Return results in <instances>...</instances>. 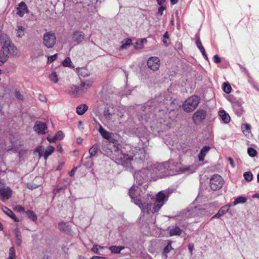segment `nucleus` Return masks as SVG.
Listing matches in <instances>:
<instances>
[{
    "label": "nucleus",
    "instance_id": "f257e3e1",
    "mask_svg": "<svg viewBox=\"0 0 259 259\" xmlns=\"http://www.w3.org/2000/svg\"><path fill=\"white\" fill-rule=\"evenodd\" d=\"M2 47L0 50V66L3 65L9 57H18L20 52L6 34H2Z\"/></svg>",
    "mask_w": 259,
    "mask_h": 259
},
{
    "label": "nucleus",
    "instance_id": "f03ea898",
    "mask_svg": "<svg viewBox=\"0 0 259 259\" xmlns=\"http://www.w3.org/2000/svg\"><path fill=\"white\" fill-rule=\"evenodd\" d=\"M141 198L140 189L138 187L136 189L134 185L131 187V199L136 205L140 208L142 212H147L148 214L154 213L160 210L157 209V204L155 203L154 204L152 203L146 204L142 202Z\"/></svg>",
    "mask_w": 259,
    "mask_h": 259
},
{
    "label": "nucleus",
    "instance_id": "7ed1b4c3",
    "mask_svg": "<svg viewBox=\"0 0 259 259\" xmlns=\"http://www.w3.org/2000/svg\"><path fill=\"white\" fill-rule=\"evenodd\" d=\"M155 175L160 178L168 176H172L178 174L177 166L178 163L172 160L168 161L163 164L155 165Z\"/></svg>",
    "mask_w": 259,
    "mask_h": 259
},
{
    "label": "nucleus",
    "instance_id": "20e7f679",
    "mask_svg": "<svg viewBox=\"0 0 259 259\" xmlns=\"http://www.w3.org/2000/svg\"><path fill=\"white\" fill-rule=\"evenodd\" d=\"M155 165L151 166L149 168H143L139 171H136L134 174V179L138 185H142L144 181L152 179L153 174L155 175Z\"/></svg>",
    "mask_w": 259,
    "mask_h": 259
},
{
    "label": "nucleus",
    "instance_id": "39448f33",
    "mask_svg": "<svg viewBox=\"0 0 259 259\" xmlns=\"http://www.w3.org/2000/svg\"><path fill=\"white\" fill-rule=\"evenodd\" d=\"M199 102L200 98L198 96H192L185 101L183 109L186 112H190L196 108Z\"/></svg>",
    "mask_w": 259,
    "mask_h": 259
},
{
    "label": "nucleus",
    "instance_id": "423d86ee",
    "mask_svg": "<svg viewBox=\"0 0 259 259\" xmlns=\"http://www.w3.org/2000/svg\"><path fill=\"white\" fill-rule=\"evenodd\" d=\"M224 184V181L220 175L218 174L213 175L209 181L210 187L213 191H217L223 187Z\"/></svg>",
    "mask_w": 259,
    "mask_h": 259
},
{
    "label": "nucleus",
    "instance_id": "0eeeda50",
    "mask_svg": "<svg viewBox=\"0 0 259 259\" xmlns=\"http://www.w3.org/2000/svg\"><path fill=\"white\" fill-rule=\"evenodd\" d=\"M56 43V37L54 33L47 32L43 35V45L48 49L53 48Z\"/></svg>",
    "mask_w": 259,
    "mask_h": 259
},
{
    "label": "nucleus",
    "instance_id": "6e6552de",
    "mask_svg": "<svg viewBox=\"0 0 259 259\" xmlns=\"http://www.w3.org/2000/svg\"><path fill=\"white\" fill-rule=\"evenodd\" d=\"M168 197V192L166 190L161 191L156 195L155 203L157 204V209H160L165 202L167 201Z\"/></svg>",
    "mask_w": 259,
    "mask_h": 259
},
{
    "label": "nucleus",
    "instance_id": "1a4fd4ad",
    "mask_svg": "<svg viewBox=\"0 0 259 259\" xmlns=\"http://www.w3.org/2000/svg\"><path fill=\"white\" fill-rule=\"evenodd\" d=\"M116 119V116L113 113L109 112L108 109H105L103 111V120L104 124L108 126L111 125Z\"/></svg>",
    "mask_w": 259,
    "mask_h": 259
},
{
    "label": "nucleus",
    "instance_id": "9d476101",
    "mask_svg": "<svg viewBox=\"0 0 259 259\" xmlns=\"http://www.w3.org/2000/svg\"><path fill=\"white\" fill-rule=\"evenodd\" d=\"M206 116V111L205 110H198L193 115L192 119L195 124H199L204 120Z\"/></svg>",
    "mask_w": 259,
    "mask_h": 259
},
{
    "label": "nucleus",
    "instance_id": "9b49d317",
    "mask_svg": "<svg viewBox=\"0 0 259 259\" xmlns=\"http://www.w3.org/2000/svg\"><path fill=\"white\" fill-rule=\"evenodd\" d=\"M134 157H135L136 160H138L140 162H143L145 160H147L149 156L146 153V151L144 148H139V151L136 152L134 154ZM133 156H131V161L133 160Z\"/></svg>",
    "mask_w": 259,
    "mask_h": 259
},
{
    "label": "nucleus",
    "instance_id": "f8f14e48",
    "mask_svg": "<svg viewBox=\"0 0 259 259\" xmlns=\"http://www.w3.org/2000/svg\"><path fill=\"white\" fill-rule=\"evenodd\" d=\"M147 66L153 71L157 70L160 67V60L156 57H151L147 60Z\"/></svg>",
    "mask_w": 259,
    "mask_h": 259
},
{
    "label": "nucleus",
    "instance_id": "ddd939ff",
    "mask_svg": "<svg viewBox=\"0 0 259 259\" xmlns=\"http://www.w3.org/2000/svg\"><path fill=\"white\" fill-rule=\"evenodd\" d=\"M12 190L9 187L0 188V199L3 201L9 199L12 195Z\"/></svg>",
    "mask_w": 259,
    "mask_h": 259
},
{
    "label": "nucleus",
    "instance_id": "4468645a",
    "mask_svg": "<svg viewBox=\"0 0 259 259\" xmlns=\"http://www.w3.org/2000/svg\"><path fill=\"white\" fill-rule=\"evenodd\" d=\"M33 129L38 134H44L47 130V126L45 123L37 121L33 126Z\"/></svg>",
    "mask_w": 259,
    "mask_h": 259
},
{
    "label": "nucleus",
    "instance_id": "2eb2a0df",
    "mask_svg": "<svg viewBox=\"0 0 259 259\" xmlns=\"http://www.w3.org/2000/svg\"><path fill=\"white\" fill-rule=\"evenodd\" d=\"M151 108V106L149 105L142 107V111L144 113H141V116L142 119L145 120L146 122L148 121V119L150 118L152 115Z\"/></svg>",
    "mask_w": 259,
    "mask_h": 259
},
{
    "label": "nucleus",
    "instance_id": "dca6fc26",
    "mask_svg": "<svg viewBox=\"0 0 259 259\" xmlns=\"http://www.w3.org/2000/svg\"><path fill=\"white\" fill-rule=\"evenodd\" d=\"M28 12L27 7L24 2H22L18 4L17 7V14L21 17H23L25 14Z\"/></svg>",
    "mask_w": 259,
    "mask_h": 259
},
{
    "label": "nucleus",
    "instance_id": "f3484780",
    "mask_svg": "<svg viewBox=\"0 0 259 259\" xmlns=\"http://www.w3.org/2000/svg\"><path fill=\"white\" fill-rule=\"evenodd\" d=\"M68 93L72 97H77L83 93V92L81 91L80 88L72 85L70 87Z\"/></svg>",
    "mask_w": 259,
    "mask_h": 259
},
{
    "label": "nucleus",
    "instance_id": "a211bd4d",
    "mask_svg": "<svg viewBox=\"0 0 259 259\" xmlns=\"http://www.w3.org/2000/svg\"><path fill=\"white\" fill-rule=\"evenodd\" d=\"M99 132L101 136L104 138L108 140L110 142H113V139L111 137V134L104 130L102 126L99 124Z\"/></svg>",
    "mask_w": 259,
    "mask_h": 259
},
{
    "label": "nucleus",
    "instance_id": "6ab92c4d",
    "mask_svg": "<svg viewBox=\"0 0 259 259\" xmlns=\"http://www.w3.org/2000/svg\"><path fill=\"white\" fill-rule=\"evenodd\" d=\"M196 44L197 47H198V48L199 49V50H200L201 53H202L204 58L206 60H208V57H207V54L205 51V49H204V47H203V46L201 42L199 33H197L196 34Z\"/></svg>",
    "mask_w": 259,
    "mask_h": 259
},
{
    "label": "nucleus",
    "instance_id": "aec40b11",
    "mask_svg": "<svg viewBox=\"0 0 259 259\" xmlns=\"http://www.w3.org/2000/svg\"><path fill=\"white\" fill-rule=\"evenodd\" d=\"M230 206L231 205L230 204H228L227 205L223 206L219 209L218 212L212 217V218H219L223 214H225L226 212L228 211Z\"/></svg>",
    "mask_w": 259,
    "mask_h": 259
},
{
    "label": "nucleus",
    "instance_id": "412c9836",
    "mask_svg": "<svg viewBox=\"0 0 259 259\" xmlns=\"http://www.w3.org/2000/svg\"><path fill=\"white\" fill-rule=\"evenodd\" d=\"M168 229L170 236H180L182 233L181 229L177 226L169 227Z\"/></svg>",
    "mask_w": 259,
    "mask_h": 259
},
{
    "label": "nucleus",
    "instance_id": "4be33fe9",
    "mask_svg": "<svg viewBox=\"0 0 259 259\" xmlns=\"http://www.w3.org/2000/svg\"><path fill=\"white\" fill-rule=\"evenodd\" d=\"M219 116L225 123H228L230 121V117L225 110H220L219 112Z\"/></svg>",
    "mask_w": 259,
    "mask_h": 259
},
{
    "label": "nucleus",
    "instance_id": "5701e85b",
    "mask_svg": "<svg viewBox=\"0 0 259 259\" xmlns=\"http://www.w3.org/2000/svg\"><path fill=\"white\" fill-rule=\"evenodd\" d=\"M210 149V147L209 146H205L201 149L200 152L198 154V159L200 161H203L204 160L206 153Z\"/></svg>",
    "mask_w": 259,
    "mask_h": 259
},
{
    "label": "nucleus",
    "instance_id": "b1692460",
    "mask_svg": "<svg viewBox=\"0 0 259 259\" xmlns=\"http://www.w3.org/2000/svg\"><path fill=\"white\" fill-rule=\"evenodd\" d=\"M2 210L5 213H6L11 218L13 219L15 222H18L19 221V219L16 217L14 212L8 207L3 206Z\"/></svg>",
    "mask_w": 259,
    "mask_h": 259
},
{
    "label": "nucleus",
    "instance_id": "393cba45",
    "mask_svg": "<svg viewBox=\"0 0 259 259\" xmlns=\"http://www.w3.org/2000/svg\"><path fill=\"white\" fill-rule=\"evenodd\" d=\"M93 83V80H88L85 82H82L80 83V88L81 89V91L83 92V93L91 88Z\"/></svg>",
    "mask_w": 259,
    "mask_h": 259
},
{
    "label": "nucleus",
    "instance_id": "a878e982",
    "mask_svg": "<svg viewBox=\"0 0 259 259\" xmlns=\"http://www.w3.org/2000/svg\"><path fill=\"white\" fill-rule=\"evenodd\" d=\"M233 108L235 113L240 116L242 113V108L239 102H235L233 104Z\"/></svg>",
    "mask_w": 259,
    "mask_h": 259
},
{
    "label": "nucleus",
    "instance_id": "bb28decb",
    "mask_svg": "<svg viewBox=\"0 0 259 259\" xmlns=\"http://www.w3.org/2000/svg\"><path fill=\"white\" fill-rule=\"evenodd\" d=\"M54 151L55 148L52 145H49L46 149L43 154V157H44L45 159L47 160L48 157L51 155Z\"/></svg>",
    "mask_w": 259,
    "mask_h": 259
},
{
    "label": "nucleus",
    "instance_id": "cd10ccee",
    "mask_svg": "<svg viewBox=\"0 0 259 259\" xmlns=\"http://www.w3.org/2000/svg\"><path fill=\"white\" fill-rule=\"evenodd\" d=\"M88 109V106L85 104H81L77 107L76 113L79 115L83 114Z\"/></svg>",
    "mask_w": 259,
    "mask_h": 259
},
{
    "label": "nucleus",
    "instance_id": "c85d7f7f",
    "mask_svg": "<svg viewBox=\"0 0 259 259\" xmlns=\"http://www.w3.org/2000/svg\"><path fill=\"white\" fill-rule=\"evenodd\" d=\"M73 39L75 41L79 43L84 39V35L82 32H76L73 34Z\"/></svg>",
    "mask_w": 259,
    "mask_h": 259
},
{
    "label": "nucleus",
    "instance_id": "c756f323",
    "mask_svg": "<svg viewBox=\"0 0 259 259\" xmlns=\"http://www.w3.org/2000/svg\"><path fill=\"white\" fill-rule=\"evenodd\" d=\"M77 72L79 75L83 77L88 76L90 74L89 70L85 67L78 68Z\"/></svg>",
    "mask_w": 259,
    "mask_h": 259
},
{
    "label": "nucleus",
    "instance_id": "7c9ffc66",
    "mask_svg": "<svg viewBox=\"0 0 259 259\" xmlns=\"http://www.w3.org/2000/svg\"><path fill=\"white\" fill-rule=\"evenodd\" d=\"M124 247L123 246H112L109 247V249L113 253H119L121 250L123 249Z\"/></svg>",
    "mask_w": 259,
    "mask_h": 259
},
{
    "label": "nucleus",
    "instance_id": "2f4dec72",
    "mask_svg": "<svg viewBox=\"0 0 259 259\" xmlns=\"http://www.w3.org/2000/svg\"><path fill=\"white\" fill-rule=\"evenodd\" d=\"M14 232L15 234V236L16 238V242L17 244L20 246L21 244V235L20 234V232L19 231V230L18 228H16L14 230Z\"/></svg>",
    "mask_w": 259,
    "mask_h": 259
},
{
    "label": "nucleus",
    "instance_id": "473e14b6",
    "mask_svg": "<svg viewBox=\"0 0 259 259\" xmlns=\"http://www.w3.org/2000/svg\"><path fill=\"white\" fill-rule=\"evenodd\" d=\"M246 198L245 197L240 196L235 199L234 201L233 202V205H236L238 204L244 203L246 202Z\"/></svg>",
    "mask_w": 259,
    "mask_h": 259
},
{
    "label": "nucleus",
    "instance_id": "72a5a7b5",
    "mask_svg": "<svg viewBox=\"0 0 259 259\" xmlns=\"http://www.w3.org/2000/svg\"><path fill=\"white\" fill-rule=\"evenodd\" d=\"M17 36L18 37H22L25 34V28L22 26H18L16 29Z\"/></svg>",
    "mask_w": 259,
    "mask_h": 259
},
{
    "label": "nucleus",
    "instance_id": "f704fd0d",
    "mask_svg": "<svg viewBox=\"0 0 259 259\" xmlns=\"http://www.w3.org/2000/svg\"><path fill=\"white\" fill-rule=\"evenodd\" d=\"M62 65L64 67H69L73 68L74 66L72 65V62L70 58H66L62 62Z\"/></svg>",
    "mask_w": 259,
    "mask_h": 259
},
{
    "label": "nucleus",
    "instance_id": "c9c22d12",
    "mask_svg": "<svg viewBox=\"0 0 259 259\" xmlns=\"http://www.w3.org/2000/svg\"><path fill=\"white\" fill-rule=\"evenodd\" d=\"M16 257L15 250L14 247H11L9 249V256L6 259H15Z\"/></svg>",
    "mask_w": 259,
    "mask_h": 259
},
{
    "label": "nucleus",
    "instance_id": "e433bc0d",
    "mask_svg": "<svg viewBox=\"0 0 259 259\" xmlns=\"http://www.w3.org/2000/svg\"><path fill=\"white\" fill-rule=\"evenodd\" d=\"M223 89L224 92L229 94L232 90V88L230 84L228 82H224L223 85Z\"/></svg>",
    "mask_w": 259,
    "mask_h": 259
},
{
    "label": "nucleus",
    "instance_id": "4c0bfd02",
    "mask_svg": "<svg viewBox=\"0 0 259 259\" xmlns=\"http://www.w3.org/2000/svg\"><path fill=\"white\" fill-rule=\"evenodd\" d=\"M44 148L43 146L40 145L35 149L34 152L37 153L38 154L39 157H40L41 156H43V154L44 153Z\"/></svg>",
    "mask_w": 259,
    "mask_h": 259
},
{
    "label": "nucleus",
    "instance_id": "58836bf2",
    "mask_svg": "<svg viewBox=\"0 0 259 259\" xmlns=\"http://www.w3.org/2000/svg\"><path fill=\"white\" fill-rule=\"evenodd\" d=\"M49 78L52 81L55 83H57L58 81V75L55 72H53L49 75Z\"/></svg>",
    "mask_w": 259,
    "mask_h": 259
},
{
    "label": "nucleus",
    "instance_id": "ea45409f",
    "mask_svg": "<svg viewBox=\"0 0 259 259\" xmlns=\"http://www.w3.org/2000/svg\"><path fill=\"white\" fill-rule=\"evenodd\" d=\"M26 213L29 219H31L33 221H36L37 220V216L32 211L28 210Z\"/></svg>",
    "mask_w": 259,
    "mask_h": 259
},
{
    "label": "nucleus",
    "instance_id": "a19ab883",
    "mask_svg": "<svg viewBox=\"0 0 259 259\" xmlns=\"http://www.w3.org/2000/svg\"><path fill=\"white\" fill-rule=\"evenodd\" d=\"M243 177L245 180L247 182H250L252 180L253 176L251 172L247 171L243 174Z\"/></svg>",
    "mask_w": 259,
    "mask_h": 259
},
{
    "label": "nucleus",
    "instance_id": "79ce46f5",
    "mask_svg": "<svg viewBox=\"0 0 259 259\" xmlns=\"http://www.w3.org/2000/svg\"><path fill=\"white\" fill-rule=\"evenodd\" d=\"M247 153L248 155L251 157H254L257 155V151L252 147H249L248 148Z\"/></svg>",
    "mask_w": 259,
    "mask_h": 259
},
{
    "label": "nucleus",
    "instance_id": "37998d69",
    "mask_svg": "<svg viewBox=\"0 0 259 259\" xmlns=\"http://www.w3.org/2000/svg\"><path fill=\"white\" fill-rule=\"evenodd\" d=\"M172 249V247L171 246V243L169 242L167 245L164 247L163 250V254H164L166 257L167 256V254L170 251V250Z\"/></svg>",
    "mask_w": 259,
    "mask_h": 259
},
{
    "label": "nucleus",
    "instance_id": "c03bdc74",
    "mask_svg": "<svg viewBox=\"0 0 259 259\" xmlns=\"http://www.w3.org/2000/svg\"><path fill=\"white\" fill-rule=\"evenodd\" d=\"M54 137H55V139H56V141L57 140H61L64 138V134L62 131H59L56 133V134L55 135V136Z\"/></svg>",
    "mask_w": 259,
    "mask_h": 259
},
{
    "label": "nucleus",
    "instance_id": "a18cd8bd",
    "mask_svg": "<svg viewBox=\"0 0 259 259\" xmlns=\"http://www.w3.org/2000/svg\"><path fill=\"white\" fill-rule=\"evenodd\" d=\"M98 148L97 146H94L89 150V153L91 156H94L97 152Z\"/></svg>",
    "mask_w": 259,
    "mask_h": 259
},
{
    "label": "nucleus",
    "instance_id": "49530a36",
    "mask_svg": "<svg viewBox=\"0 0 259 259\" xmlns=\"http://www.w3.org/2000/svg\"><path fill=\"white\" fill-rule=\"evenodd\" d=\"M190 169V166H185L181 167L178 169V173H183L186 171H188Z\"/></svg>",
    "mask_w": 259,
    "mask_h": 259
},
{
    "label": "nucleus",
    "instance_id": "de8ad7c7",
    "mask_svg": "<svg viewBox=\"0 0 259 259\" xmlns=\"http://www.w3.org/2000/svg\"><path fill=\"white\" fill-rule=\"evenodd\" d=\"M57 58V54L54 55L49 56L48 57V63H52Z\"/></svg>",
    "mask_w": 259,
    "mask_h": 259
},
{
    "label": "nucleus",
    "instance_id": "09e8293b",
    "mask_svg": "<svg viewBox=\"0 0 259 259\" xmlns=\"http://www.w3.org/2000/svg\"><path fill=\"white\" fill-rule=\"evenodd\" d=\"M143 44H142L141 45L140 44V40H137L136 41V42L135 44L134 45V48L136 49V50H137V49H140L141 48H143Z\"/></svg>",
    "mask_w": 259,
    "mask_h": 259
},
{
    "label": "nucleus",
    "instance_id": "8fccbe9b",
    "mask_svg": "<svg viewBox=\"0 0 259 259\" xmlns=\"http://www.w3.org/2000/svg\"><path fill=\"white\" fill-rule=\"evenodd\" d=\"M59 227L60 230H65L67 227V225L66 223L61 222L59 224Z\"/></svg>",
    "mask_w": 259,
    "mask_h": 259
},
{
    "label": "nucleus",
    "instance_id": "3c124183",
    "mask_svg": "<svg viewBox=\"0 0 259 259\" xmlns=\"http://www.w3.org/2000/svg\"><path fill=\"white\" fill-rule=\"evenodd\" d=\"M14 210L18 212H24V208L21 205H17L14 207Z\"/></svg>",
    "mask_w": 259,
    "mask_h": 259
},
{
    "label": "nucleus",
    "instance_id": "603ef678",
    "mask_svg": "<svg viewBox=\"0 0 259 259\" xmlns=\"http://www.w3.org/2000/svg\"><path fill=\"white\" fill-rule=\"evenodd\" d=\"M166 9V7L161 5L160 6V7L159 8L158 10V14L160 15H162L163 13V11L165 10Z\"/></svg>",
    "mask_w": 259,
    "mask_h": 259
},
{
    "label": "nucleus",
    "instance_id": "864d4df0",
    "mask_svg": "<svg viewBox=\"0 0 259 259\" xmlns=\"http://www.w3.org/2000/svg\"><path fill=\"white\" fill-rule=\"evenodd\" d=\"M213 61L215 63H220L221 61L220 57L218 55H215L213 56Z\"/></svg>",
    "mask_w": 259,
    "mask_h": 259
},
{
    "label": "nucleus",
    "instance_id": "5fc2aeb1",
    "mask_svg": "<svg viewBox=\"0 0 259 259\" xmlns=\"http://www.w3.org/2000/svg\"><path fill=\"white\" fill-rule=\"evenodd\" d=\"M169 38V36L167 32L164 33L163 36L162 41L164 44H167V39Z\"/></svg>",
    "mask_w": 259,
    "mask_h": 259
},
{
    "label": "nucleus",
    "instance_id": "6e6d98bb",
    "mask_svg": "<svg viewBox=\"0 0 259 259\" xmlns=\"http://www.w3.org/2000/svg\"><path fill=\"white\" fill-rule=\"evenodd\" d=\"M92 250L96 253H99V245H94L92 248Z\"/></svg>",
    "mask_w": 259,
    "mask_h": 259
},
{
    "label": "nucleus",
    "instance_id": "4d7b16f0",
    "mask_svg": "<svg viewBox=\"0 0 259 259\" xmlns=\"http://www.w3.org/2000/svg\"><path fill=\"white\" fill-rule=\"evenodd\" d=\"M15 96L19 100H22L23 99L22 95L18 91H16L15 92Z\"/></svg>",
    "mask_w": 259,
    "mask_h": 259
},
{
    "label": "nucleus",
    "instance_id": "13d9d810",
    "mask_svg": "<svg viewBox=\"0 0 259 259\" xmlns=\"http://www.w3.org/2000/svg\"><path fill=\"white\" fill-rule=\"evenodd\" d=\"M47 140L50 142V143H53V142H55L56 140V139H55V137H52L51 136H50V135H49L48 137H47Z\"/></svg>",
    "mask_w": 259,
    "mask_h": 259
},
{
    "label": "nucleus",
    "instance_id": "bf43d9fd",
    "mask_svg": "<svg viewBox=\"0 0 259 259\" xmlns=\"http://www.w3.org/2000/svg\"><path fill=\"white\" fill-rule=\"evenodd\" d=\"M64 164H65V163L64 162L59 163V164L58 165L57 167H56V170H61L62 168V167L64 166Z\"/></svg>",
    "mask_w": 259,
    "mask_h": 259
},
{
    "label": "nucleus",
    "instance_id": "052dcab7",
    "mask_svg": "<svg viewBox=\"0 0 259 259\" xmlns=\"http://www.w3.org/2000/svg\"><path fill=\"white\" fill-rule=\"evenodd\" d=\"M194 249V244L193 243H190L188 245V249L191 253V254H192V251Z\"/></svg>",
    "mask_w": 259,
    "mask_h": 259
},
{
    "label": "nucleus",
    "instance_id": "680f3d73",
    "mask_svg": "<svg viewBox=\"0 0 259 259\" xmlns=\"http://www.w3.org/2000/svg\"><path fill=\"white\" fill-rule=\"evenodd\" d=\"M57 151L59 152L60 153H62L63 152V149L61 145H58L57 146Z\"/></svg>",
    "mask_w": 259,
    "mask_h": 259
},
{
    "label": "nucleus",
    "instance_id": "e2e57ef3",
    "mask_svg": "<svg viewBox=\"0 0 259 259\" xmlns=\"http://www.w3.org/2000/svg\"><path fill=\"white\" fill-rule=\"evenodd\" d=\"M228 160H229V161L230 162V164L231 165V166L232 167H235V164L234 163L233 159L231 157H229L228 158Z\"/></svg>",
    "mask_w": 259,
    "mask_h": 259
},
{
    "label": "nucleus",
    "instance_id": "0e129e2a",
    "mask_svg": "<svg viewBox=\"0 0 259 259\" xmlns=\"http://www.w3.org/2000/svg\"><path fill=\"white\" fill-rule=\"evenodd\" d=\"M120 159L121 161H125V160H127L129 159V157L128 155H123V158L121 157Z\"/></svg>",
    "mask_w": 259,
    "mask_h": 259
},
{
    "label": "nucleus",
    "instance_id": "69168bd1",
    "mask_svg": "<svg viewBox=\"0 0 259 259\" xmlns=\"http://www.w3.org/2000/svg\"><path fill=\"white\" fill-rule=\"evenodd\" d=\"M245 128L246 130H250V126L249 124H244L242 126V128Z\"/></svg>",
    "mask_w": 259,
    "mask_h": 259
},
{
    "label": "nucleus",
    "instance_id": "338daca9",
    "mask_svg": "<svg viewBox=\"0 0 259 259\" xmlns=\"http://www.w3.org/2000/svg\"><path fill=\"white\" fill-rule=\"evenodd\" d=\"M157 4L159 6L162 5L166 1V0H156Z\"/></svg>",
    "mask_w": 259,
    "mask_h": 259
},
{
    "label": "nucleus",
    "instance_id": "774afa93",
    "mask_svg": "<svg viewBox=\"0 0 259 259\" xmlns=\"http://www.w3.org/2000/svg\"><path fill=\"white\" fill-rule=\"evenodd\" d=\"M91 259H105V257L103 256H94Z\"/></svg>",
    "mask_w": 259,
    "mask_h": 259
}]
</instances>
